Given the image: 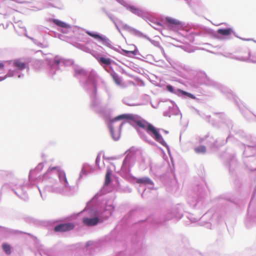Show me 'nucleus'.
Returning a JSON list of instances; mask_svg holds the SVG:
<instances>
[{"label":"nucleus","instance_id":"obj_36","mask_svg":"<svg viewBox=\"0 0 256 256\" xmlns=\"http://www.w3.org/2000/svg\"><path fill=\"white\" fill-rule=\"evenodd\" d=\"M9 172L6 170H0V178H4L9 174Z\"/></svg>","mask_w":256,"mask_h":256},{"label":"nucleus","instance_id":"obj_47","mask_svg":"<svg viewBox=\"0 0 256 256\" xmlns=\"http://www.w3.org/2000/svg\"><path fill=\"white\" fill-rule=\"evenodd\" d=\"M128 105H129V106H131V104H127Z\"/></svg>","mask_w":256,"mask_h":256},{"label":"nucleus","instance_id":"obj_15","mask_svg":"<svg viewBox=\"0 0 256 256\" xmlns=\"http://www.w3.org/2000/svg\"><path fill=\"white\" fill-rule=\"evenodd\" d=\"M50 22L58 26V30L64 34H68L72 28L70 25L58 19L52 18Z\"/></svg>","mask_w":256,"mask_h":256},{"label":"nucleus","instance_id":"obj_34","mask_svg":"<svg viewBox=\"0 0 256 256\" xmlns=\"http://www.w3.org/2000/svg\"><path fill=\"white\" fill-rule=\"evenodd\" d=\"M16 26H18L20 28L23 29L24 32V34L27 33L26 32V27L23 24L22 22L18 21L17 22H16Z\"/></svg>","mask_w":256,"mask_h":256},{"label":"nucleus","instance_id":"obj_4","mask_svg":"<svg viewBox=\"0 0 256 256\" xmlns=\"http://www.w3.org/2000/svg\"><path fill=\"white\" fill-rule=\"evenodd\" d=\"M126 155L123 160L121 168L118 173L120 176L128 180L130 182L138 185V191L144 197V177L137 178L130 174V168L134 162L142 157V148L132 146L128 150Z\"/></svg>","mask_w":256,"mask_h":256},{"label":"nucleus","instance_id":"obj_42","mask_svg":"<svg viewBox=\"0 0 256 256\" xmlns=\"http://www.w3.org/2000/svg\"><path fill=\"white\" fill-rule=\"evenodd\" d=\"M3 229H4V231L6 232H8V233H11L12 232V230L9 229L8 228H3Z\"/></svg>","mask_w":256,"mask_h":256},{"label":"nucleus","instance_id":"obj_24","mask_svg":"<svg viewBox=\"0 0 256 256\" xmlns=\"http://www.w3.org/2000/svg\"><path fill=\"white\" fill-rule=\"evenodd\" d=\"M109 73H110V76L113 78V80L115 82V83L120 85L121 84V80L119 76L114 71V70L112 68L111 66H110L109 70H106Z\"/></svg>","mask_w":256,"mask_h":256},{"label":"nucleus","instance_id":"obj_13","mask_svg":"<svg viewBox=\"0 0 256 256\" xmlns=\"http://www.w3.org/2000/svg\"><path fill=\"white\" fill-rule=\"evenodd\" d=\"M118 2L123 6L127 10L130 11L134 14H135L142 18H144V12L136 8L134 6L130 4L128 2H127L124 0H116Z\"/></svg>","mask_w":256,"mask_h":256},{"label":"nucleus","instance_id":"obj_7","mask_svg":"<svg viewBox=\"0 0 256 256\" xmlns=\"http://www.w3.org/2000/svg\"><path fill=\"white\" fill-rule=\"evenodd\" d=\"M116 233V230L112 232L110 234L96 240H89L86 244L80 243L76 244L77 247L80 248L83 250L92 251L95 249L104 245L106 244L111 242V237Z\"/></svg>","mask_w":256,"mask_h":256},{"label":"nucleus","instance_id":"obj_31","mask_svg":"<svg viewBox=\"0 0 256 256\" xmlns=\"http://www.w3.org/2000/svg\"><path fill=\"white\" fill-rule=\"evenodd\" d=\"M177 91L178 92H180L182 94L190 98H192L194 100H195L196 98V96L194 95H193L192 94L188 92H185L180 89H178L177 90Z\"/></svg>","mask_w":256,"mask_h":256},{"label":"nucleus","instance_id":"obj_6","mask_svg":"<svg viewBox=\"0 0 256 256\" xmlns=\"http://www.w3.org/2000/svg\"><path fill=\"white\" fill-rule=\"evenodd\" d=\"M48 70L50 75L53 76L60 70V68L70 66L73 64L74 61L72 60H66L58 56L54 58L48 60Z\"/></svg>","mask_w":256,"mask_h":256},{"label":"nucleus","instance_id":"obj_39","mask_svg":"<svg viewBox=\"0 0 256 256\" xmlns=\"http://www.w3.org/2000/svg\"><path fill=\"white\" fill-rule=\"evenodd\" d=\"M112 176V171L108 168H107L106 170V176H107L108 177V176Z\"/></svg>","mask_w":256,"mask_h":256},{"label":"nucleus","instance_id":"obj_29","mask_svg":"<svg viewBox=\"0 0 256 256\" xmlns=\"http://www.w3.org/2000/svg\"><path fill=\"white\" fill-rule=\"evenodd\" d=\"M218 34L222 36H228L232 32V30L230 28L226 29H218L217 31Z\"/></svg>","mask_w":256,"mask_h":256},{"label":"nucleus","instance_id":"obj_22","mask_svg":"<svg viewBox=\"0 0 256 256\" xmlns=\"http://www.w3.org/2000/svg\"><path fill=\"white\" fill-rule=\"evenodd\" d=\"M166 21L168 23V26L170 28L173 29L181 25V22L180 21L171 18H166Z\"/></svg>","mask_w":256,"mask_h":256},{"label":"nucleus","instance_id":"obj_30","mask_svg":"<svg viewBox=\"0 0 256 256\" xmlns=\"http://www.w3.org/2000/svg\"><path fill=\"white\" fill-rule=\"evenodd\" d=\"M206 150V148L204 146H200L194 148V151L197 154H204Z\"/></svg>","mask_w":256,"mask_h":256},{"label":"nucleus","instance_id":"obj_46","mask_svg":"<svg viewBox=\"0 0 256 256\" xmlns=\"http://www.w3.org/2000/svg\"><path fill=\"white\" fill-rule=\"evenodd\" d=\"M38 188V190H39L40 193V196H41L42 198L44 200V197H43V196H42V192H41V190H40V188Z\"/></svg>","mask_w":256,"mask_h":256},{"label":"nucleus","instance_id":"obj_23","mask_svg":"<svg viewBox=\"0 0 256 256\" xmlns=\"http://www.w3.org/2000/svg\"><path fill=\"white\" fill-rule=\"evenodd\" d=\"M38 251L41 256H54L52 250L46 248L44 246H41Z\"/></svg>","mask_w":256,"mask_h":256},{"label":"nucleus","instance_id":"obj_19","mask_svg":"<svg viewBox=\"0 0 256 256\" xmlns=\"http://www.w3.org/2000/svg\"><path fill=\"white\" fill-rule=\"evenodd\" d=\"M102 10L107 16L114 22L116 27L118 30H119L118 26V23L120 24L122 26V22L118 20L110 12H108L104 8H102Z\"/></svg>","mask_w":256,"mask_h":256},{"label":"nucleus","instance_id":"obj_8","mask_svg":"<svg viewBox=\"0 0 256 256\" xmlns=\"http://www.w3.org/2000/svg\"><path fill=\"white\" fill-rule=\"evenodd\" d=\"M86 33L94 39L102 42V44L112 50H116V49L112 46L111 41L106 36L98 32L90 31L88 30H86Z\"/></svg>","mask_w":256,"mask_h":256},{"label":"nucleus","instance_id":"obj_17","mask_svg":"<svg viewBox=\"0 0 256 256\" xmlns=\"http://www.w3.org/2000/svg\"><path fill=\"white\" fill-rule=\"evenodd\" d=\"M75 226L72 222H62L56 225L54 230L56 232H65L74 228Z\"/></svg>","mask_w":256,"mask_h":256},{"label":"nucleus","instance_id":"obj_40","mask_svg":"<svg viewBox=\"0 0 256 256\" xmlns=\"http://www.w3.org/2000/svg\"><path fill=\"white\" fill-rule=\"evenodd\" d=\"M80 48L82 50H84V51H85L86 52H89L91 50L89 48H87V47H86V46H82Z\"/></svg>","mask_w":256,"mask_h":256},{"label":"nucleus","instance_id":"obj_5","mask_svg":"<svg viewBox=\"0 0 256 256\" xmlns=\"http://www.w3.org/2000/svg\"><path fill=\"white\" fill-rule=\"evenodd\" d=\"M54 176L58 178L60 182L63 185L64 188H68L70 187L64 171L60 170L58 166H54L49 168L43 176L44 180H46L48 178L51 180L50 182L52 183V184H46L44 186V190L45 191L54 193H60L62 192V188L58 186L56 180L52 178V176Z\"/></svg>","mask_w":256,"mask_h":256},{"label":"nucleus","instance_id":"obj_41","mask_svg":"<svg viewBox=\"0 0 256 256\" xmlns=\"http://www.w3.org/2000/svg\"><path fill=\"white\" fill-rule=\"evenodd\" d=\"M166 88L167 90L171 92H174V88H173V87L170 86V85H168L166 86Z\"/></svg>","mask_w":256,"mask_h":256},{"label":"nucleus","instance_id":"obj_16","mask_svg":"<svg viewBox=\"0 0 256 256\" xmlns=\"http://www.w3.org/2000/svg\"><path fill=\"white\" fill-rule=\"evenodd\" d=\"M96 58L99 64L104 68L106 66H109L114 62V61L110 58H107L102 56L100 53L94 52V54H92Z\"/></svg>","mask_w":256,"mask_h":256},{"label":"nucleus","instance_id":"obj_21","mask_svg":"<svg viewBox=\"0 0 256 256\" xmlns=\"http://www.w3.org/2000/svg\"><path fill=\"white\" fill-rule=\"evenodd\" d=\"M121 223H122V222H120V223H119L115 228L111 232V233L116 230V233L112 235V236L111 237V241L112 240H116V241H119L120 240V237L122 236V233L118 232V231L121 228Z\"/></svg>","mask_w":256,"mask_h":256},{"label":"nucleus","instance_id":"obj_45","mask_svg":"<svg viewBox=\"0 0 256 256\" xmlns=\"http://www.w3.org/2000/svg\"><path fill=\"white\" fill-rule=\"evenodd\" d=\"M4 67V64L2 62H0V69L3 68Z\"/></svg>","mask_w":256,"mask_h":256},{"label":"nucleus","instance_id":"obj_9","mask_svg":"<svg viewBox=\"0 0 256 256\" xmlns=\"http://www.w3.org/2000/svg\"><path fill=\"white\" fill-rule=\"evenodd\" d=\"M134 235L132 238V242L133 244L138 242L140 238L141 235L142 234L144 230V220H140L135 222L132 227Z\"/></svg>","mask_w":256,"mask_h":256},{"label":"nucleus","instance_id":"obj_28","mask_svg":"<svg viewBox=\"0 0 256 256\" xmlns=\"http://www.w3.org/2000/svg\"><path fill=\"white\" fill-rule=\"evenodd\" d=\"M123 52L122 54L128 56H136L138 54V50L136 47L135 49L134 50H122Z\"/></svg>","mask_w":256,"mask_h":256},{"label":"nucleus","instance_id":"obj_25","mask_svg":"<svg viewBox=\"0 0 256 256\" xmlns=\"http://www.w3.org/2000/svg\"><path fill=\"white\" fill-rule=\"evenodd\" d=\"M93 170H94V169L91 166L87 164H84L80 174L79 179L82 177L83 174H86L88 172H92Z\"/></svg>","mask_w":256,"mask_h":256},{"label":"nucleus","instance_id":"obj_32","mask_svg":"<svg viewBox=\"0 0 256 256\" xmlns=\"http://www.w3.org/2000/svg\"><path fill=\"white\" fill-rule=\"evenodd\" d=\"M104 91L108 96V100H110L112 98V91L110 88L105 83H104Z\"/></svg>","mask_w":256,"mask_h":256},{"label":"nucleus","instance_id":"obj_44","mask_svg":"<svg viewBox=\"0 0 256 256\" xmlns=\"http://www.w3.org/2000/svg\"><path fill=\"white\" fill-rule=\"evenodd\" d=\"M144 182H145V184H151L152 183L151 180H149L148 178H145Z\"/></svg>","mask_w":256,"mask_h":256},{"label":"nucleus","instance_id":"obj_10","mask_svg":"<svg viewBox=\"0 0 256 256\" xmlns=\"http://www.w3.org/2000/svg\"><path fill=\"white\" fill-rule=\"evenodd\" d=\"M145 127L148 134L150 135L156 141L164 146L166 144L165 141L159 134L158 129L153 125L148 123L146 126L145 125Z\"/></svg>","mask_w":256,"mask_h":256},{"label":"nucleus","instance_id":"obj_18","mask_svg":"<svg viewBox=\"0 0 256 256\" xmlns=\"http://www.w3.org/2000/svg\"><path fill=\"white\" fill-rule=\"evenodd\" d=\"M122 28L128 32H130L131 34L138 37V38H144V34L140 32V31L130 27L128 25L126 24H122Z\"/></svg>","mask_w":256,"mask_h":256},{"label":"nucleus","instance_id":"obj_20","mask_svg":"<svg viewBox=\"0 0 256 256\" xmlns=\"http://www.w3.org/2000/svg\"><path fill=\"white\" fill-rule=\"evenodd\" d=\"M44 166L43 162H40L37 166L34 169L32 170L30 172L28 178L30 181H32L33 179L36 178L37 174L42 170Z\"/></svg>","mask_w":256,"mask_h":256},{"label":"nucleus","instance_id":"obj_11","mask_svg":"<svg viewBox=\"0 0 256 256\" xmlns=\"http://www.w3.org/2000/svg\"><path fill=\"white\" fill-rule=\"evenodd\" d=\"M112 182V179L110 176H105V180L104 187L102 188L98 192L94 197V200L95 199H98L100 196L104 198V201H112L111 200H108L106 196H105L107 192H110V190H108V188L110 184Z\"/></svg>","mask_w":256,"mask_h":256},{"label":"nucleus","instance_id":"obj_2","mask_svg":"<svg viewBox=\"0 0 256 256\" xmlns=\"http://www.w3.org/2000/svg\"><path fill=\"white\" fill-rule=\"evenodd\" d=\"M74 76L79 79L81 86L90 95L91 108L96 112L100 113V101L97 96V78L98 76L94 70L88 72L82 68L74 70Z\"/></svg>","mask_w":256,"mask_h":256},{"label":"nucleus","instance_id":"obj_38","mask_svg":"<svg viewBox=\"0 0 256 256\" xmlns=\"http://www.w3.org/2000/svg\"><path fill=\"white\" fill-rule=\"evenodd\" d=\"M100 155H98L96 158V166L98 168H100V166H99V163H100Z\"/></svg>","mask_w":256,"mask_h":256},{"label":"nucleus","instance_id":"obj_3","mask_svg":"<svg viewBox=\"0 0 256 256\" xmlns=\"http://www.w3.org/2000/svg\"><path fill=\"white\" fill-rule=\"evenodd\" d=\"M126 120L136 130L142 139L144 140V134L142 130H144V120L137 114H124L118 115L110 120L108 126L112 138L118 140L120 136L121 130L125 122H118L120 120Z\"/></svg>","mask_w":256,"mask_h":256},{"label":"nucleus","instance_id":"obj_43","mask_svg":"<svg viewBox=\"0 0 256 256\" xmlns=\"http://www.w3.org/2000/svg\"><path fill=\"white\" fill-rule=\"evenodd\" d=\"M116 256H126V254H125L124 252H118Z\"/></svg>","mask_w":256,"mask_h":256},{"label":"nucleus","instance_id":"obj_1","mask_svg":"<svg viewBox=\"0 0 256 256\" xmlns=\"http://www.w3.org/2000/svg\"><path fill=\"white\" fill-rule=\"evenodd\" d=\"M104 200L102 196H100L94 200L92 198L87 202L84 210H88L92 217H84L82 218V222L85 226H96L112 216L114 209L112 202L104 201Z\"/></svg>","mask_w":256,"mask_h":256},{"label":"nucleus","instance_id":"obj_37","mask_svg":"<svg viewBox=\"0 0 256 256\" xmlns=\"http://www.w3.org/2000/svg\"><path fill=\"white\" fill-rule=\"evenodd\" d=\"M136 212V211L135 210H131L128 214L124 218L128 219V218H130L131 217H132L133 216H134Z\"/></svg>","mask_w":256,"mask_h":256},{"label":"nucleus","instance_id":"obj_14","mask_svg":"<svg viewBox=\"0 0 256 256\" xmlns=\"http://www.w3.org/2000/svg\"><path fill=\"white\" fill-rule=\"evenodd\" d=\"M14 67L16 68L15 70H9L8 72L10 71L14 72V75L10 77L18 76V78H20L24 76L23 74H20L19 71L22 70L26 68L27 66V64L26 62H22L20 60H16L14 61Z\"/></svg>","mask_w":256,"mask_h":256},{"label":"nucleus","instance_id":"obj_27","mask_svg":"<svg viewBox=\"0 0 256 256\" xmlns=\"http://www.w3.org/2000/svg\"><path fill=\"white\" fill-rule=\"evenodd\" d=\"M3 251L6 255H10L12 254V246L7 242H4L2 245Z\"/></svg>","mask_w":256,"mask_h":256},{"label":"nucleus","instance_id":"obj_26","mask_svg":"<svg viewBox=\"0 0 256 256\" xmlns=\"http://www.w3.org/2000/svg\"><path fill=\"white\" fill-rule=\"evenodd\" d=\"M25 36H26L30 40L36 45L38 46L40 48H46L48 47V44H43L42 42H40L38 40L28 36L27 33L25 34Z\"/></svg>","mask_w":256,"mask_h":256},{"label":"nucleus","instance_id":"obj_33","mask_svg":"<svg viewBox=\"0 0 256 256\" xmlns=\"http://www.w3.org/2000/svg\"><path fill=\"white\" fill-rule=\"evenodd\" d=\"M104 91L108 96V100H110L112 98V91L110 88L105 83H104Z\"/></svg>","mask_w":256,"mask_h":256},{"label":"nucleus","instance_id":"obj_12","mask_svg":"<svg viewBox=\"0 0 256 256\" xmlns=\"http://www.w3.org/2000/svg\"><path fill=\"white\" fill-rule=\"evenodd\" d=\"M16 188H12V190L14 192L16 195L20 198L24 200H27L28 196L26 194V191L24 188L26 187L25 184H24L22 181L18 182V184L15 185Z\"/></svg>","mask_w":256,"mask_h":256},{"label":"nucleus","instance_id":"obj_35","mask_svg":"<svg viewBox=\"0 0 256 256\" xmlns=\"http://www.w3.org/2000/svg\"><path fill=\"white\" fill-rule=\"evenodd\" d=\"M13 75H14V72L10 71L4 78L0 76V82L5 80L8 76H11Z\"/></svg>","mask_w":256,"mask_h":256}]
</instances>
